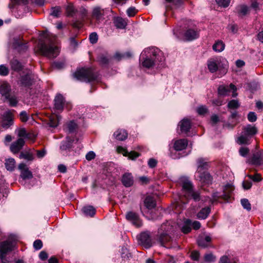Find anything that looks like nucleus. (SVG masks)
Segmentation results:
<instances>
[{"mask_svg": "<svg viewBox=\"0 0 263 263\" xmlns=\"http://www.w3.org/2000/svg\"><path fill=\"white\" fill-rule=\"evenodd\" d=\"M141 57L144 59L142 65L146 68L152 67L158 62L164 60L162 52L155 47L145 48L142 52Z\"/></svg>", "mask_w": 263, "mask_h": 263, "instance_id": "f257e3e1", "label": "nucleus"}, {"mask_svg": "<svg viewBox=\"0 0 263 263\" xmlns=\"http://www.w3.org/2000/svg\"><path fill=\"white\" fill-rule=\"evenodd\" d=\"M179 183L182 187V194L185 198L193 199L195 201L200 200V193L194 190L193 183L188 177H180Z\"/></svg>", "mask_w": 263, "mask_h": 263, "instance_id": "f03ea898", "label": "nucleus"}, {"mask_svg": "<svg viewBox=\"0 0 263 263\" xmlns=\"http://www.w3.org/2000/svg\"><path fill=\"white\" fill-rule=\"evenodd\" d=\"M207 65L208 69L212 73L219 70L225 74L228 67V61L225 58L221 57L209 59Z\"/></svg>", "mask_w": 263, "mask_h": 263, "instance_id": "7ed1b4c3", "label": "nucleus"}, {"mask_svg": "<svg viewBox=\"0 0 263 263\" xmlns=\"http://www.w3.org/2000/svg\"><path fill=\"white\" fill-rule=\"evenodd\" d=\"M39 50L43 55L49 59L56 58L60 53L59 48L54 44L52 40H49L48 43H41Z\"/></svg>", "mask_w": 263, "mask_h": 263, "instance_id": "20e7f679", "label": "nucleus"}, {"mask_svg": "<svg viewBox=\"0 0 263 263\" xmlns=\"http://www.w3.org/2000/svg\"><path fill=\"white\" fill-rule=\"evenodd\" d=\"M73 76L78 80L85 82L98 81V74L91 68H84L77 70Z\"/></svg>", "mask_w": 263, "mask_h": 263, "instance_id": "39448f33", "label": "nucleus"}, {"mask_svg": "<svg viewBox=\"0 0 263 263\" xmlns=\"http://www.w3.org/2000/svg\"><path fill=\"white\" fill-rule=\"evenodd\" d=\"M257 132V129L255 126L248 124L243 128L241 135L238 137L237 141L240 144H248L250 139Z\"/></svg>", "mask_w": 263, "mask_h": 263, "instance_id": "423d86ee", "label": "nucleus"}, {"mask_svg": "<svg viewBox=\"0 0 263 263\" xmlns=\"http://www.w3.org/2000/svg\"><path fill=\"white\" fill-rule=\"evenodd\" d=\"M237 87L231 83L229 86H219L218 88V92L220 96H227L229 95L231 90H232V97L235 98L237 96Z\"/></svg>", "mask_w": 263, "mask_h": 263, "instance_id": "0eeeda50", "label": "nucleus"}, {"mask_svg": "<svg viewBox=\"0 0 263 263\" xmlns=\"http://www.w3.org/2000/svg\"><path fill=\"white\" fill-rule=\"evenodd\" d=\"M14 115L11 110H7L2 116L1 125L5 129L10 127L13 124Z\"/></svg>", "mask_w": 263, "mask_h": 263, "instance_id": "6e6552de", "label": "nucleus"}, {"mask_svg": "<svg viewBox=\"0 0 263 263\" xmlns=\"http://www.w3.org/2000/svg\"><path fill=\"white\" fill-rule=\"evenodd\" d=\"M104 9L101 7L96 6L92 8L91 17L97 22L99 23L104 20Z\"/></svg>", "mask_w": 263, "mask_h": 263, "instance_id": "1a4fd4ad", "label": "nucleus"}, {"mask_svg": "<svg viewBox=\"0 0 263 263\" xmlns=\"http://www.w3.org/2000/svg\"><path fill=\"white\" fill-rule=\"evenodd\" d=\"M139 243L146 249L149 248L152 245V241L149 233H141L138 237Z\"/></svg>", "mask_w": 263, "mask_h": 263, "instance_id": "9d476101", "label": "nucleus"}, {"mask_svg": "<svg viewBox=\"0 0 263 263\" xmlns=\"http://www.w3.org/2000/svg\"><path fill=\"white\" fill-rule=\"evenodd\" d=\"M126 219L130 221L135 227L139 228L142 226V221L140 219L139 215L134 212L129 211L126 214Z\"/></svg>", "mask_w": 263, "mask_h": 263, "instance_id": "9b49d317", "label": "nucleus"}, {"mask_svg": "<svg viewBox=\"0 0 263 263\" xmlns=\"http://www.w3.org/2000/svg\"><path fill=\"white\" fill-rule=\"evenodd\" d=\"M34 82V76L31 73L21 77L19 84L21 86L24 87H29L31 86Z\"/></svg>", "mask_w": 263, "mask_h": 263, "instance_id": "f8f14e48", "label": "nucleus"}, {"mask_svg": "<svg viewBox=\"0 0 263 263\" xmlns=\"http://www.w3.org/2000/svg\"><path fill=\"white\" fill-rule=\"evenodd\" d=\"M14 247L13 243L12 242H10L9 241H6L2 242L0 245V252L1 253L0 258L3 261L5 254L7 253L8 252L11 251L12 250L13 248Z\"/></svg>", "mask_w": 263, "mask_h": 263, "instance_id": "ddd939ff", "label": "nucleus"}, {"mask_svg": "<svg viewBox=\"0 0 263 263\" xmlns=\"http://www.w3.org/2000/svg\"><path fill=\"white\" fill-rule=\"evenodd\" d=\"M197 174H198L197 177L201 183L204 184H210L212 183L213 180L212 177L208 172H200L197 173Z\"/></svg>", "mask_w": 263, "mask_h": 263, "instance_id": "4468645a", "label": "nucleus"}, {"mask_svg": "<svg viewBox=\"0 0 263 263\" xmlns=\"http://www.w3.org/2000/svg\"><path fill=\"white\" fill-rule=\"evenodd\" d=\"M251 164L256 165H260L263 164V152L258 151L253 154L252 158L250 159Z\"/></svg>", "mask_w": 263, "mask_h": 263, "instance_id": "2eb2a0df", "label": "nucleus"}, {"mask_svg": "<svg viewBox=\"0 0 263 263\" xmlns=\"http://www.w3.org/2000/svg\"><path fill=\"white\" fill-rule=\"evenodd\" d=\"M18 169L21 171V177L23 179L25 180L27 179H31L32 178L33 175L31 172L29 170L28 168L27 167L25 163H20L18 165Z\"/></svg>", "mask_w": 263, "mask_h": 263, "instance_id": "dca6fc26", "label": "nucleus"}, {"mask_svg": "<svg viewBox=\"0 0 263 263\" xmlns=\"http://www.w3.org/2000/svg\"><path fill=\"white\" fill-rule=\"evenodd\" d=\"M117 151L119 153H122L124 156H128L129 159L132 160H134L139 156V154L137 152L132 151L128 153L126 148L120 146L117 147Z\"/></svg>", "mask_w": 263, "mask_h": 263, "instance_id": "f3484780", "label": "nucleus"}, {"mask_svg": "<svg viewBox=\"0 0 263 263\" xmlns=\"http://www.w3.org/2000/svg\"><path fill=\"white\" fill-rule=\"evenodd\" d=\"M233 190L234 187L232 184H227L223 188V193L221 195L222 198L227 202L230 201Z\"/></svg>", "mask_w": 263, "mask_h": 263, "instance_id": "a211bd4d", "label": "nucleus"}, {"mask_svg": "<svg viewBox=\"0 0 263 263\" xmlns=\"http://www.w3.org/2000/svg\"><path fill=\"white\" fill-rule=\"evenodd\" d=\"M24 144V140L22 138H19L11 144L10 150L14 154L17 153L22 148Z\"/></svg>", "mask_w": 263, "mask_h": 263, "instance_id": "6ab92c4d", "label": "nucleus"}, {"mask_svg": "<svg viewBox=\"0 0 263 263\" xmlns=\"http://www.w3.org/2000/svg\"><path fill=\"white\" fill-rule=\"evenodd\" d=\"M11 86L6 82H4L0 86V94L4 99L11 93Z\"/></svg>", "mask_w": 263, "mask_h": 263, "instance_id": "aec40b11", "label": "nucleus"}, {"mask_svg": "<svg viewBox=\"0 0 263 263\" xmlns=\"http://www.w3.org/2000/svg\"><path fill=\"white\" fill-rule=\"evenodd\" d=\"M174 231V228L173 225L170 222H167L166 223H163L160 229L159 230V233H166L169 235H171V233Z\"/></svg>", "mask_w": 263, "mask_h": 263, "instance_id": "412c9836", "label": "nucleus"}, {"mask_svg": "<svg viewBox=\"0 0 263 263\" xmlns=\"http://www.w3.org/2000/svg\"><path fill=\"white\" fill-rule=\"evenodd\" d=\"M180 131L182 133H187L191 128V122L187 119H183L179 123Z\"/></svg>", "mask_w": 263, "mask_h": 263, "instance_id": "4be33fe9", "label": "nucleus"}, {"mask_svg": "<svg viewBox=\"0 0 263 263\" xmlns=\"http://www.w3.org/2000/svg\"><path fill=\"white\" fill-rule=\"evenodd\" d=\"M158 240L162 246H165V245L172 240L171 235L166 233H159Z\"/></svg>", "mask_w": 263, "mask_h": 263, "instance_id": "5701e85b", "label": "nucleus"}, {"mask_svg": "<svg viewBox=\"0 0 263 263\" xmlns=\"http://www.w3.org/2000/svg\"><path fill=\"white\" fill-rule=\"evenodd\" d=\"M122 182L126 187L131 186L134 183L133 177L130 173H125L123 175Z\"/></svg>", "mask_w": 263, "mask_h": 263, "instance_id": "b1692460", "label": "nucleus"}, {"mask_svg": "<svg viewBox=\"0 0 263 263\" xmlns=\"http://www.w3.org/2000/svg\"><path fill=\"white\" fill-rule=\"evenodd\" d=\"M113 135L116 140L124 141L127 138L128 133L124 129H119L114 133Z\"/></svg>", "mask_w": 263, "mask_h": 263, "instance_id": "393cba45", "label": "nucleus"}, {"mask_svg": "<svg viewBox=\"0 0 263 263\" xmlns=\"http://www.w3.org/2000/svg\"><path fill=\"white\" fill-rule=\"evenodd\" d=\"M187 144L188 142L186 139H179L175 142L174 147L177 151H182L186 147Z\"/></svg>", "mask_w": 263, "mask_h": 263, "instance_id": "a878e982", "label": "nucleus"}, {"mask_svg": "<svg viewBox=\"0 0 263 263\" xmlns=\"http://www.w3.org/2000/svg\"><path fill=\"white\" fill-rule=\"evenodd\" d=\"M144 204L148 210H152L154 209L156 205L154 198L150 196H148L145 198Z\"/></svg>", "mask_w": 263, "mask_h": 263, "instance_id": "bb28decb", "label": "nucleus"}, {"mask_svg": "<svg viewBox=\"0 0 263 263\" xmlns=\"http://www.w3.org/2000/svg\"><path fill=\"white\" fill-rule=\"evenodd\" d=\"M115 26L119 29H124L127 26V21L121 17H116L114 20Z\"/></svg>", "mask_w": 263, "mask_h": 263, "instance_id": "cd10ccee", "label": "nucleus"}, {"mask_svg": "<svg viewBox=\"0 0 263 263\" xmlns=\"http://www.w3.org/2000/svg\"><path fill=\"white\" fill-rule=\"evenodd\" d=\"M64 98L61 95H58L54 99V108L57 110H62L63 108Z\"/></svg>", "mask_w": 263, "mask_h": 263, "instance_id": "c85d7f7f", "label": "nucleus"}, {"mask_svg": "<svg viewBox=\"0 0 263 263\" xmlns=\"http://www.w3.org/2000/svg\"><path fill=\"white\" fill-rule=\"evenodd\" d=\"M211 241V238L210 236H206L205 237H200L197 240V243L199 247L205 248L209 246V243Z\"/></svg>", "mask_w": 263, "mask_h": 263, "instance_id": "c756f323", "label": "nucleus"}, {"mask_svg": "<svg viewBox=\"0 0 263 263\" xmlns=\"http://www.w3.org/2000/svg\"><path fill=\"white\" fill-rule=\"evenodd\" d=\"M199 36L198 32L193 29H188L185 32L184 36L188 41H192L197 39Z\"/></svg>", "mask_w": 263, "mask_h": 263, "instance_id": "7c9ffc66", "label": "nucleus"}, {"mask_svg": "<svg viewBox=\"0 0 263 263\" xmlns=\"http://www.w3.org/2000/svg\"><path fill=\"white\" fill-rule=\"evenodd\" d=\"M10 65L11 69L15 71H21L23 69L22 64L15 58H13L10 61Z\"/></svg>", "mask_w": 263, "mask_h": 263, "instance_id": "2f4dec72", "label": "nucleus"}, {"mask_svg": "<svg viewBox=\"0 0 263 263\" xmlns=\"http://www.w3.org/2000/svg\"><path fill=\"white\" fill-rule=\"evenodd\" d=\"M211 212V208L210 207H205L202 208L197 214V217L200 219H206Z\"/></svg>", "mask_w": 263, "mask_h": 263, "instance_id": "473e14b6", "label": "nucleus"}, {"mask_svg": "<svg viewBox=\"0 0 263 263\" xmlns=\"http://www.w3.org/2000/svg\"><path fill=\"white\" fill-rule=\"evenodd\" d=\"M5 101H7L11 106H16L18 103L17 98L12 93L5 98Z\"/></svg>", "mask_w": 263, "mask_h": 263, "instance_id": "72a5a7b5", "label": "nucleus"}, {"mask_svg": "<svg viewBox=\"0 0 263 263\" xmlns=\"http://www.w3.org/2000/svg\"><path fill=\"white\" fill-rule=\"evenodd\" d=\"M209 164L208 162L202 158H199L197 160V173L202 172L204 169L208 168Z\"/></svg>", "mask_w": 263, "mask_h": 263, "instance_id": "f704fd0d", "label": "nucleus"}, {"mask_svg": "<svg viewBox=\"0 0 263 263\" xmlns=\"http://www.w3.org/2000/svg\"><path fill=\"white\" fill-rule=\"evenodd\" d=\"M73 141L74 140L71 139L69 137H67L66 141L62 143V144L60 146V149L62 151H66L70 149L72 146V143Z\"/></svg>", "mask_w": 263, "mask_h": 263, "instance_id": "c9c22d12", "label": "nucleus"}, {"mask_svg": "<svg viewBox=\"0 0 263 263\" xmlns=\"http://www.w3.org/2000/svg\"><path fill=\"white\" fill-rule=\"evenodd\" d=\"M13 47L14 48L17 49L20 52L26 50L27 49L26 44L22 43L21 41L16 39H14Z\"/></svg>", "mask_w": 263, "mask_h": 263, "instance_id": "e433bc0d", "label": "nucleus"}, {"mask_svg": "<svg viewBox=\"0 0 263 263\" xmlns=\"http://www.w3.org/2000/svg\"><path fill=\"white\" fill-rule=\"evenodd\" d=\"M82 210L86 216L92 217L96 214V210L92 206L88 205L84 206L82 208Z\"/></svg>", "mask_w": 263, "mask_h": 263, "instance_id": "4c0bfd02", "label": "nucleus"}, {"mask_svg": "<svg viewBox=\"0 0 263 263\" xmlns=\"http://www.w3.org/2000/svg\"><path fill=\"white\" fill-rule=\"evenodd\" d=\"M5 167L8 171H12L15 167V161L13 158H9L6 160Z\"/></svg>", "mask_w": 263, "mask_h": 263, "instance_id": "58836bf2", "label": "nucleus"}, {"mask_svg": "<svg viewBox=\"0 0 263 263\" xmlns=\"http://www.w3.org/2000/svg\"><path fill=\"white\" fill-rule=\"evenodd\" d=\"M60 119V117L57 116L50 117L48 123L49 125L52 127H57L59 124Z\"/></svg>", "mask_w": 263, "mask_h": 263, "instance_id": "ea45409f", "label": "nucleus"}, {"mask_svg": "<svg viewBox=\"0 0 263 263\" xmlns=\"http://www.w3.org/2000/svg\"><path fill=\"white\" fill-rule=\"evenodd\" d=\"M224 44L221 41L216 42L213 46V49L216 52H221L224 49Z\"/></svg>", "mask_w": 263, "mask_h": 263, "instance_id": "a19ab883", "label": "nucleus"}, {"mask_svg": "<svg viewBox=\"0 0 263 263\" xmlns=\"http://www.w3.org/2000/svg\"><path fill=\"white\" fill-rule=\"evenodd\" d=\"M192 221L190 219H187L182 227V232L185 234L189 233L191 231Z\"/></svg>", "mask_w": 263, "mask_h": 263, "instance_id": "79ce46f5", "label": "nucleus"}, {"mask_svg": "<svg viewBox=\"0 0 263 263\" xmlns=\"http://www.w3.org/2000/svg\"><path fill=\"white\" fill-rule=\"evenodd\" d=\"M238 13L240 15H245L249 12V7L246 5H240L237 7Z\"/></svg>", "mask_w": 263, "mask_h": 263, "instance_id": "37998d69", "label": "nucleus"}, {"mask_svg": "<svg viewBox=\"0 0 263 263\" xmlns=\"http://www.w3.org/2000/svg\"><path fill=\"white\" fill-rule=\"evenodd\" d=\"M20 158L24 159L28 161H32L34 159V156L32 153L29 152H22L20 155Z\"/></svg>", "mask_w": 263, "mask_h": 263, "instance_id": "c03bdc74", "label": "nucleus"}, {"mask_svg": "<svg viewBox=\"0 0 263 263\" xmlns=\"http://www.w3.org/2000/svg\"><path fill=\"white\" fill-rule=\"evenodd\" d=\"M77 127V124L74 121H70L67 125V130L69 133H74Z\"/></svg>", "mask_w": 263, "mask_h": 263, "instance_id": "a18cd8bd", "label": "nucleus"}, {"mask_svg": "<svg viewBox=\"0 0 263 263\" xmlns=\"http://www.w3.org/2000/svg\"><path fill=\"white\" fill-rule=\"evenodd\" d=\"M76 12L73 6L71 4H69L66 7V13L68 16H73Z\"/></svg>", "mask_w": 263, "mask_h": 263, "instance_id": "49530a36", "label": "nucleus"}, {"mask_svg": "<svg viewBox=\"0 0 263 263\" xmlns=\"http://www.w3.org/2000/svg\"><path fill=\"white\" fill-rule=\"evenodd\" d=\"M61 12V9L60 7H55L52 8L50 14L55 17L60 16Z\"/></svg>", "mask_w": 263, "mask_h": 263, "instance_id": "de8ad7c7", "label": "nucleus"}, {"mask_svg": "<svg viewBox=\"0 0 263 263\" xmlns=\"http://www.w3.org/2000/svg\"><path fill=\"white\" fill-rule=\"evenodd\" d=\"M241 203L244 209H246L248 211L251 209V205L249 200L247 199H242L241 200Z\"/></svg>", "mask_w": 263, "mask_h": 263, "instance_id": "09e8293b", "label": "nucleus"}, {"mask_svg": "<svg viewBox=\"0 0 263 263\" xmlns=\"http://www.w3.org/2000/svg\"><path fill=\"white\" fill-rule=\"evenodd\" d=\"M239 106V103L237 100H232L230 101L228 104V107L229 108L235 109L237 108Z\"/></svg>", "mask_w": 263, "mask_h": 263, "instance_id": "8fccbe9b", "label": "nucleus"}, {"mask_svg": "<svg viewBox=\"0 0 263 263\" xmlns=\"http://www.w3.org/2000/svg\"><path fill=\"white\" fill-rule=\"evenodd\" d=\"M8 73V68L4 65H0V75L3 76H7Z\"/></svg>", "mask_w": 263, "mask_h": 263, "instance_id": "3c124183", "label": "nucleus"}, {"mask_svg": "<svg viewBox=\"0 0 263 263\" xmlns=\"http://www.w3.org/2000/svg\"><path fill=\"white\" fill-rule=\"evenodd\" d=\"M248 177L254 182H259L262 180L259 174H256L255 175H248Z\"/></svg>", "mask_w": 263, "mask_h": 263, "instance_id": "603ef678", "label": "nucleus"}, {"mask_svg": "<svg viewBox=\"0 0 263 263\" xmlns=\"http://www.w3.org/2000/svg\"><path fill=\"white\" fill-rule=\"evenodd\" d=\"M217 4L221 7H227L230 4V0H216Z\"/></svg>", "mask_w": 263, "mask_h": 263, "instance_id": "864d4df0", "label": "nucleus"}, {"mask_svg": "<svg viewBox=\"0 0 263 263\" xmlns=\"http://www.w3.org/2000/svg\"><path fill=\"white\" fill-rule=\"evenodd\" d=\"M98 39V36L96 32L91 33L89 35V41L92 44H95L97 43Z\"/></svg>", "mask_w": 263, "mask_h": 263, "instance_id": "5fc2aeb1", "label": "nucleus"}, {"mask_svg": "<svg viewBox=\"0 0 263 263\" xmlns=\"http://www.w3.org/2000/svg\"><path fill=\"white\" fill-rule=\"evenodd\" d=\"M138 11L135 7H130L127 10V14L129 17H132L135 15Z\"/></svg>", "mask_w": 263, "mask_h": 263, "instance_id": "6e6d98bb", "label": "nucleus"}, {"mask_svg": "<svg viewBox=\"0 0 263 263\" xmlns=\"http://www.w3.org/2000/svg\"><path fill=\"white\" fill-rule=\"evenodd\" d=\"M197 111L199 115H203L208 111V108L203 105L198 107Z\"/></svg>", "mask_w": 263, "mask_h": 263, "instance_id": "4d7b16f0", "label": "nucleus"}, {"mask_svg": "<svg viewBox=\"0 0 263 263\" xmlns=\"http://www.w3.org/2000/svg\"><path fill=\"white\" fill-rule=\"evenodd\" d=\"M43 247L42 241L40 239H37L33 242V247L36 250H39L41 249Z\"/></svg>", "mask_w": 263, "mask_h": 263, "instance_id": "13d9d810", "label": "nucleus"}, {"mask_svg": "<svg viewBox=\"0 0 263 263\" xmlns=\"http://www.w3.org/2000/svg\"><path fill=\"white\" fill-rule=\"evenodd\" d=\"M99 61L101 64L106 65L109 63V59L104 55H101L99 57Z\"/></svg>", "mask_w": 263, "mask_h": 263, "instance_id": "bf43d9fd", "label": "nucleus"}, {"mask_svg": "<svg viewBox=\"0 0 263 263\" xmlns=\"http://www.w3.org/2000/svg\"><path fill=\"white\" fill-rule=\"evenodd\" d=\"M21 120L23 122H26L28 120V115L26 111H22L20 114Z\"/></svg>", "mask_w": 263, "mask_h": 263, "instance_id": "052dcab7", "label": "nucleus"}, {"mask_svg": "<svg viewBox=\"0 0 263 263\" xmlns=\"http://www.w3.org/2000/svg\"><path fill=\"white\" fill-rule=\"evenodd\" d=\"M248 119L251 122L256 121L257 117L255 113L254 112H250L248 115Z\"/></svg>", "mask_w": 263, "mask_h": 263, "instance_id": "680f3d73", "label": "nucleus"}, {"mask_svg": "<svg viewBox=\"0 0 263 263\" xmlns=\"http://www.w3.org/2000/svg\"><path fill=\"white\" fill-rule=\"evenodd\" d=\"M204 260L208 262H213L215 260V257L211 253L207 254L204 255Z\"/></svg>", "mask_w": 263, "mask_h": 263, "instance_id": "e2e57ef3", "label": "nucleus"}, {"mask_svg": "<svg viewBox=\"0 0 263 263\" xmlns=\"http://www.w3.org/2000/svg\"><path fill=\"white\" fill-rule=\"evenodd\" d=\"M157 163L158 162L156 159L151 158L148 161V165L151 168H154L156 166Z\"/></svg>", "mask_w": 263, "mask_h": 263, "instance_id": "0e129e2a", "label": "nucleus"}, {"mask_svg": "<svg viewBox=\"0 0 263 263\" xmlns=\"http://www.w3.org/2000/svg\"><path fill=\"white\" fill-rule=\"evenodd\" d=\"M27 133L24 128H22L18 129V136L19 137H21L20 138H21L22 137L25 138L26 136H27Z\"/></svg>", "mask_w": 263, "mask_h": 263, "instance_id": "69168bd1", "label": "nucleus"}, {"mask_svg": "<svg viewBox=\"0 0 263 263\" xmlns=\"http://www.w3.org/2000/svg\"><path fill=\"white\" fill-rule=\"evenodd\" d=\"M53 67L58 69H61L64 68L65 64L63 62H54L53 65Z\"/></svg>", "mask_w": 263, "mask_h": 263, "instance_id": "338daca9", "label": "nucleus"}, {"mask_svg": "<svg viewBox=\"0 0 263 263\" xmlns=\"http://www.w3.org/2000/svg\"><path fill=\"white\" fill-rule=\"evenodd\" d=\"M96 157L95 153L92 151L89 152L86 155V159L90 161L92 159H93Z\"/></svg>", "mask_w": 263, "mask_h": 263, "instance_id": "774afa93", "label": "nucleus"}]
</instances>
